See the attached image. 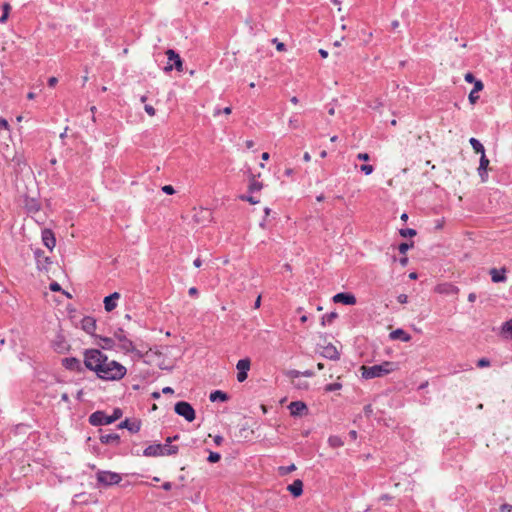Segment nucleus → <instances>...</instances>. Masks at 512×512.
<instances>
[{"label": "nucleus", "mask_w": 512, "mask_h": 512, "mask_svg": "<svg viewBox=\"0 0 512 512\" xmlns=\"http://www.w3.org/2000/svg\"><path fill=\"white\" fill-rule=\"evenodd\" d=\"M273 42H274V43H277V45H276V49H277L278 51H284V50H285V44H284V43H282V42H278L277 38L273 39Z\"/></svg>", "instance_id": "nucleus-46"}, {"label": "nucleus", "mask_w": 512, "mask_h": 512, "mask_svg": "<svg viewBox=\"0 0 512 512\" xmlns=\"http://www.w3.org/2000/svg\"><path fill=\"white\" fill-rule=\"evenodd\" d=\"M288 409L292 416H302L307 413L308 407L302 401H293L289 404Z\"/></svg>", "instance_id": "nucleus-11"}, {"label": "nucleus", "mask_w": 512, "mask_h": 512, "mask_svg": "<svg viewBox=\"0 0 512 512\" xmlns=\"http://www.w3.org/2000/svg\"><path fill=\"white\" fill-rule=\"evenodd\" d=\"M269 157H270V155H269L268 152H264L261 155V158H262L263 161H267L269 159Z\"/></svg>", "instance_id": "nucleus-62"}, {"label": "nucleus", "mask_w": 512, "mask_h": 512, "mask_svg": "<svg viewBox=\"0 0 512 512\" xmlns=\"http://www.w3.org/2000/svg\"><path fill=\"white\" fill-rule=\"evenodd\" d=\"M303 159L305 162H309L311 160V156L308 152L304 153Z\"/></svg>", "instance_id": "nucleus-63"}, {"label": "nucleus", "mask_w": 512, "mask_h": 512, "mask_svg": "<svg viewBox=\"0 0 512 512\" xmlns=\"http://www.w3.org/2000/svg\"><path fill=\"white\" fill-rule=\"evenodd\" d=\"M398 369V364L391 361H384L381 364L373 366H362L361 372L364 379L383 377Z\"/></svg>", "instance_id": "nucleus-2"}, {"label": "nucleus", "mask_w": 512, "mask_h": 512, "mask_svg": "<svg viewBox=\"0 0 512 512\" xmlns=\"http://www.w3.org/2000/svg\"><path fill=\"white\" fill-rule=\"evenodd\" d=\"M82 328L87 333H93L96 328V322L92 317H84L82 319Z\"/></svg>", "instance_id": "nucleus-23"}, {"label": "nucleus", "mask_w": 512, "mask_h": 512, "mask_svg": "<svg viewBox=\"0 0 512 512\" xmlns=\"http://www.w3.org/2000/svg\"><path fill=\"white\" fill-rule=\"evenodd\" d=\"M328 443L333 448L341 447L344 444L339 436H330L328 439Z\"/></svg>", "instance_id": "nucleus-28"}, {"label": "nucleus", "mask_w": 512, "mask_h": 512, "mask_svg": "<svg viewBox=\"0 0 512 512\" xmlns=\"http://www.w3.org/2000/svg\"><path fill=\"white\" fill-rule=\"evenodd\" d=\"M103 342H104L106 348H111L115 344V338H114V336L106 337V338H103Z\"/></svg>", "instance_id": "nucleus-38"}, {"label": "nucleus", "mask_w": 512, "mask_h": 512, "mask_svg": "<svg viewBox=\"0 0 512 512\" xmlns=\"http://www.w3.org/2000/svg\"><path fill=\"white\" fill-rule=\"evenodd\" d=\"M411 247H413V242H411L410 244L401 243L398 247L399 253L404 255Z\"/></svg>", "instance_id": "nucleus-36"}, {"label": "nucleus", "mask_w": 512, "mask_h": 512, "mask_svg": "<svg viewBox=\"0 0 512 512\" xmlns=\"http://www.w3.org/2000/svg\"><path fill=\"white\" fill-rule=\"evenodd\" d=\"M333 301L345 305H354L356 304V297L351 293L341 292L333 296Z\"/></svg>", "instance_id": "nucleus-12"}, {"label": "nucleus", "mask_w": 512, "mask_h": 512, "mask_svg": "<svg viewBox=\"0 0 512 512\" xmlns=\"http://www.w3.org/2000/svg\"><path fill=\"white\" fill-rule=\"evenodd\" d=\"M469 143L476 153H485L484 146L476 138H470Z\"/></svg>", "instance_id": "nucleus-27"}, {"label": "nucleus", "mask_w": 512, "mask_h": 512, "mask_svg": "<svg viewBox=\"0 0 512 512\" xmlns=\"http://www.w3.org/2000/svg\"><path fill=\"white\" fill-rule=\"evenodd\" d=\"M144 110L149 116H154L156 114V111L152 105L146 104L144 106Z\"/></svg>", "instance_id": "nucleus-40"}, {"label": "nucleus", "mask_w": 512, "mask_h": 512, "mask_svg": "<svg viewBox=\"0 0 512 512\" xmlns=\"http://www.w3.org/2000/svg\"><path fill=\"white\" fill-rule=\"evenodd\" d=\"M262 189V184L255 180L254 177L251 178L250 184H249V191L255 192L260 191Z\"/></svg>", "instance_id": "nucleus-32"}, {"label": "nucleus", "mask_w": 512, "mask_h": 512, "mask_svg": "<svg viewBox=\"0 0 512 512\" xmlns=\"http://www.w3.org/2000/svg\"><path fill=\"white\" fill-rule=\"evenodd\" d=\"M361 172H363L365 175H370L374 171V167L370 164H363L360 166Z\"/></svg>", "instance_id": "nucleus-35"}, {"label": "nucleus", "mask_w": 512, "mask_h": 512, "mask_svg": "<svg viewBox=\"0 0 512 512\" xmlns=\"http://www.w3.org/2000/svg\"><path fill=\"white\" fill-rule=\"evenodd\" d=\"M193 264H194V266H195L196 268H199V267L202 265V261H201V259H200V258H196V259L194 260Z\"/></svg>", "instance_id": "nucleus-58"}, {"label": "nucleus", "mask_w": 512, "mask_h": 512, "mask_svg": "<svg viewBox=\"0 0 512 512\" xmlns=\"http://www.w3.org/2000/svg\"><path fill=\"white\" fill-rule=\"evenodd\" d=\"M301 375L305 376V377H313L314 372L312 370H306V371L301 372Z\"/></svg>", "instance_id": "nucleus-53"}, {"label": "nucleus", "mask_w": 512, "mask_h": 512, "mask_svg": "<svg viewBox=\"0 0 512 512\" xmlns=\"http://www.w3.org/2000/svg\"><path fill=\"white\" fill-rule=\"evenodd\" d=\"M162 392H163L164 394H171V393H173V392H174V390H173L171 387H164V388H163V390H162Z\"/></svg>", "instance_id": "nucleus-57"}, {"label": "nucleus", "mask_w": 512, "mask_h": 512, "mask_svg": "<svg viewBox=\"0 0 512 512\" xmlns=\"http://www.w3.org/2000/svg\"><path fill=\"white\" fill-rule=\"evenodd\" d=\"M0 128L1 129H8L9 128V124H8L6 119L0 118Z\"/></svg>", "instance_id": "nucleus-48"}, {"label": "nucleus", "mask_w": 512, "mask_h": 512, "mask_svg": "<svg viewBox=\"0 0 512 512\" xmlns=\"http://www.w3.org/2000/svg\"><path fill=\"white\" fill-rule=\"evenodd\" d=\"M209 399L211 402H215L218 400L225 402L228 400V395L221 390H215L210 394Z\"/></svg>", "instance_id": "nucleus-25"}, {"label": "nucleus", "mask_w": 512, "mask_h": 512, "mask_svg": "<svg viewBox=\"0 0 512 512\" xmlns=\"http://www.w3.org/2000/svg\"><path fill=\"white\" fill-rule=\"evenodd\" d=\"M489 165V160L488 158L485 156V153L481 154V158H480V163H479V174L481 177H483V173H486V170H487V167Z\"/></svg>", "instance_id": "nucleus-26"}, {"label": "nucleus", "mask_w": 512, "mask_h": 512, "mask_svg": "<svg viewBox=\"0 0 512 512\" xmlns=\"http://www.w3.org/2000/svg\"><path fill=\"white\" fill-rule=\"evenodd\" d=\"M489 273L491 275V280L494 283L505 282L507 280L505 268H501V269L492 268Z\"/></svg>", "instance_id": "nucleus-17"}, {"label": "nucleus", "mask_w": 512, "mask_h": 512, "mask_svg": "<svg viewBox=\"0 0 512 512\" xmlns=\"http://www.w3.org/2000/svg\"><path fill=\"white\" fill-rule=\"evenodd\" d=\"M114 338L118 342V348L124 354L132 353L134 354L135 357L141 359L147 353V351L144 352L141 349H138L136 345L133 343V341L126 336V333L122 328H118L114 331Z\"/></svg>", "instance_id": "nucleus-3"}, {"label": "nucleus", "mask_w": 512, "mask_h": 512, "mask_svg": "<svg viewBox=\"0 0 512 512\" xmlns=\"http://www.w3.org/2000/svg\"><path fill=\"white\" fill-rule=\"evenodd\" d=\"M85 367L96 373L104 381H119L125 377L127 369L116 360H111L99 349H86L83 353Z\"/></svg>", "instance_id": "nucleus-1"}, {"label": "nucleus", "mask_w": 512, "mask_h": 512, "mask_svg": "<svg viewBox=\"0 0 512 512\" xmlns=\"http://www.w3.org/2000/svg\"><path fill=\"white\" fill-rule=\"evenodd\" d=\"M162 191L168 195H172L175 193V189L171 185H165L162 187Z\"/></svg>", "instance_id": "nucleus-41"}, {"label": "nucleus", "mask_w": 512, "mask_h": 512, "mask_svg": "<svg viewBox=\"0 0 512 512\" xmlns=\"http://www.w3.org/2000/svg\"><path fill=\"white\" fill-rule=\"evenodd\" d=\"M337 313L336 312H330V313H327L325 314L323 317H322V325H326V324H331L334 319L337 318Z\"/></svg>", "instance_id": "nucleus-29"}, {"label": "nucleus", "mask_w": 512, "mask_h": 512, "mask_svg": "<svg viewBox=\"0 0 512 512\" xmlns=\"http://www.w3.org/2000/svg\"><path fill=\"white\" fill-rule=\"evenodd\" d=\"M57 82H58V79L56 77H50L48 80V85L50 87H54Z\"/></svg>", "instance_id": "nucleus-51"}, {"label": "nucleus", "mask_w": 512, "mask_h": 512, "mask_svg": "<svg viewBox=\"0 0 512 512\" xmlns=\"http://www.w3.org/2000/svg\"><path fill=\"white\" fill-rule=\"evenodd\" d=\"M223 441V437L220 436V435H217L214 437V442L217 444V445H220Z\"/></svg>", "instance_id": "nucleus-55"}, {"label": "nucleus", "mask_w": 512, "mask_h": 512, "mask_svg": "<svg viewBox=\"0 0 512 512\" xmlns=\"http://www.w3.org/2000/svg\"><path fill=\"white\" fill-rule=\"evenodd\" d=\"M435 290L439 294H456L459 291L458 287L450 283L439 284Z\"/></svg>", "instance_id": "nucleus-19"}, {"label": "nucleus", "mask_w": 512, "mask_h": 512, "mask_svg": "<svg viewBox=\"0 0 512 512\" xmlns=\"http://www.w3.org/2000/svg\"><path fill=\"white\" fill-rule=\"evenodd\" d=\"M464 79L466 82L468 83H474L475 84V81H477L474 77V75L470 72L466 73L465 76H464Z\"/></svg>", "instance_id": "nucleus-42"}, {"label": "nucleus", "mask_w": 512, "mask_h": 512, "mask_svg": "<svg viewBox=\"0 0 512 512\" xmlns=\"http://www.w3.org/2000/svg\"><path fill=\"white\" fill-rule=\"evenodd\" d=\"M294 170L292 168H286L284 174L288 177L292 176Z\"/></svg>", "instance_id": "nucleus-59"}, {"label": "nucleus", "mask_w": 512, "mask_h": 512, "mask_svg": "<svg viewBox=\"0 0 512 512\" xmlns=\"http://www.w3.org/2000/svg\"><path fill=\"white\" fill-rule=\"evenodd\" d=\"M166 55L168 57L169 62H171V61L173 62V64L168 63L167 66H165L164 70L166 72H169L174 68L178 72L183 71V62L178 53H176L173 49H168L166 51Z\"/></svg>", "instance_id": "nucleus-8"}, {"label": "nucleus", "mask_w": 512, "mask_h": 512, "mask_svg": "<svg viewBox=\"0 0 512 512\" xmlns=\"http://www.w3.org/2000/svg\"><path fill=\"white\" fill-rule=\"evenodd\" d=\"M118 428H120V429L126 428L131 433H137V432H139V430L141 428V421L140 420H130V419L126 418L124 421H122L118 425Z\"/></svg>", "instance_id": "nucleus-13"}, {"label": "nucleus", "mask_w": 512, "mask_h": 512, "mask_svg": "<svg viewBox=\"0 0 512 512\" xmlns=\"http://www.w3.org/2000/svg\"><path fill=\"white\" fill-rule=\"evenodd\" d=\"M288 375H289V377H291V378H298V377L302 376V375H301V372H300V371H297V370H291V371H289Z\"/></svg>", "instance_id": "nucleus-47"}, {"label": "nucleus", "mask_w": 512, "mask_h": 512, "mask_svg": "<svg viewBox=\"0 0 512 512\" xmlns=\"http://www.w3.org/2000/svg\"><path fill=\"white\" fill-rule=\"evenodd\" d=\"M400 235L402 237H413L416 235V230L412 228H405L400 230Z\"/></svg>", "instance_id": "nucleus-34"}, {"label": "nucleus", "mask_w": 512, "mask_h": 512, "mask_svg": "<svg viewBox=\"0 0 512 512\" xmlns=\"http://www.w3.org/2000/svg\"><path fill=\"white\" fill-rule=\"evenodd\" d=\"M162 488L164 490H166V491H169V490L172 489V483L171 482H165V483H163Z\"/></svg>", "instance_id": "nucleus-54"}, {"label": "nucleus", "mask_w": 512, "mask_h": 512, "mask_svg": "<svg viewBox=\"0 0 512 512\" xmlns=\"http://www.w3.org/2000/svg\"><path fill=\"white\" fill-rule=\"evenodd\" d=\"M476 300V294L475 293H470L468 295V301L469 302H474Z\"/></svg>", "instance_id": "nucleus-61"}, {"label": "nucleus", "mask_w": 512, "mask_h": 512, "mask_svg": "<svg viewBox=\"0 0 512 512\" xmlns=\"http://www.w3.org/2000/svg\"><path fill=\"white\" fill-rule=\"evenodd\" d=\"M477 366L479 368L488 367V366H490V361L487 358H481V359L478 360Z\"/></svg>", "instance_id": "nucleus-39"}, {"label": "nucleus", "mask_w": 512, "mask_h": 512, "mask_svg": "<svg viewBox=\"0 0 512 512\" xmlns=\"http://www.w3.org/2000/svg\"><path fill=\"white\" fill-rule=\"evenodd\" d=\"M295 470H296L295 464H291L289 466H280L278 468V472H279V474L281 476H285V475H287V474H289V473H291V472H293Z\"/></svg>", "instance_id": "nucleus-30"}, {"label": "nucleus", "mask_w": 512, "mask_h": 512, "mask_svg": "<svg viewBox=\"0 0 512 512\" xmlns=\"http://www.w3.org/2000/svg\"><path fill=\"white\" fill-rule=\"evenodd\" d=\"M500 512H512V505H510V504L501 505Z\"/></svg>", "instance_id": "nucleus-45"}, {"label": "nucleus", "mask_w": 512, "mask_h": 512, "mask_svg": "<svg viewBox=\"0 0 512 512\" xmlns=\"http://www.w3.org/2000/svg\"><path fill=\"white\" fill-rule=\"evenodd\" d=\"M122 414L120 408H115L112 415H107L104 411H96L89 416V423L93 426L109 425L120 419Z\"/></svg>", "instance_id": "nucleus-4"}, {"label": "nucleus", "mask_w": 512, "mask_h": 512, "mask_svg": "<svg viewBox=\"0 0 512 512\" xmlns=\"http://www.w3.org/2000/svg\"><path fill=\"white\" fill-rule=\"evenodd\" d=\"M42 241H43V244L49 249V250H53V248L55 247L56 245V239H55V235L54 233L52 232V230L50 229H44L42 230Z\"/></svg>", "instance_id": "nucleus-14"}, {"label": "nucleus", "mask_w": 512, "mask_h": 512, "mask_svg": "<svg viewBox=\"0 0 512 512\" xmlns=\"http://www.w3.org/2000/svg\"><path fill=\"white\" fill-rule=\"evenodd\" d=\"M98 485L108 487L120 483L122 477L120 474L111 471H98L96 474Z\"/></svg>", "instance_id": "nucleus-6"}, {"label": "nucleus", "mask_w": 512, "mask_h": 512, "mask_svg": "<svg viewBox=\"0 0 512 512\" xmlns=\"http://www.w3.org/2000/svg\"><path fill=\"white\" fill-rule=\"evenodd\" d=\"M177 452L178 446H171L167 448V445L152 444L144 449L143 455L146 457H157L162 455H174Z\"/></svg>", "instance_id": "nucleus-5"}, {"label": "nucleus", "mask_w": 512, "mask_h": 512, "mask_svg": "<svg viewBox=\"0 0 512 512\" xmlns=\"http://www.w3.org/2000/svg\"><path fill=\"white\" fill-rule=\"evenodd\" d=\"M250 366H251V361L249 358L240 359L237 362V364H236V368L238 370L237 380L239 382H244L247 379Z\"/></svg>", "instance_id": "nucleus-9"}, {"label": "nucleus", "mask_w": 512, "mask_h": 512, "mask_svg": "<svg viewBox=\"0 0 512 512\" xmlns=\"http://www.w3.org/2000/svg\"><path fill=\"white\" fill-rule=\"evenodd\" d=\"M357 159L361 160V161H368V160H370V156L368 153H359L357 155Z\"/></svg>", "instance_id": "nucleus-44"}, {"label": "nucleus", "mask_w": 512, "mask_h": 512, "mask_svg": "<svg viewBox=\"0 0 512 512\" xmlns=\"http://www.w3.org/2000/svg\"><path fill=\"white\" fill-rule=\"evenodd\" d=\"M389 338L391 340H401L403 342H409L411 340V335L408 334L403 329L398 328V329L393 330L392 332H390Z\"/></svg>", "instance_id": "nucleus-18"}, {"label": "nucleus", "mask_w": 512, "mask_h": 512, "mask_svg": "<svg viewBox=\"0 0 512 512\" xmlns=\"http://www.w3.org/2000/svg\"><path fill=\"white\" fill-rule=\"evenodd\" d=\"M221 459V455L217 452H210L209 456H208V461L210 463H216L218 462L219 460Z\"/></svg>", "instance_id": "nucleus-37"}, {"label": "nucleus", "mask_w": 512, "mask_h": 512, "mask_svg": "<svg viewBox=\"0 0 512 512\" xmlns=\"http://www.w3.org/2000/svg\"><path fill=\"white\" fill-rule=\"evenodd\" d=\"M62 366L73 372H82L83 367L81 361L76 357H66L62 359Z\"/></svg>", "instance_id": "nucleus-10"}, {"label": "nucleus", "mask_w": 512, "mask_h": 512, "mask_svg": "<svg viewBox=\"0 0 512 512\" xmlns=\"http://www.w3.org/2000/svg\"><path fill=\"white\" fill-rule=\"evenodd\" d=\"M120 299V293L114 292L104 298V308L107 312L113 311L117 306V300Z\"/></svg>", "instance_id": "nucleus-15"}, {"label": "nucleus", "mask_w": 512, "mask_h": 512, "mask_svg": "<svg viewBox=\"0 0 512 512\" xmlns=\"http://www.w3.org/2000/svg\"><path fill=\"white\" fill-rule=\"evenodd\" d=\"M287 490L294 496L299 497L303 493V482L300 479H296L292 484L288 485Z\"/></svg>", "instance_id": "nucleus-21"}, {"label": "nucleus", "mask_w": 512, "mask_h": 512, "mask_svg": "<svg viewBox=\"0 0 512 512\" xmlns=\"http://www.w3.org/2000/svg\"><path fill=\"white\" fill-rule=\"evenodd\" d=\"M483 88H484V85H483L482 81H475V85L468 96V99L471 104H475L477 102V100L479 99V96L477 95V93L479 91L483 90Z\"/></svg>", "instance_id": "nucleus-22"}, {"label": "nucleus", "mask_w": 512, "mask_h": 512, "mask_svg": "<svg viewBox=\"0 0 512 512\" xmlns=\"http://www.w3.org/2000/svg\"><path fill=\"white\" fill-rule=\"evenodd\" d=\"M174 410L179 416L184 417V419L188 422H192L195 419V410L188 402H177L175 404Z\"/></svg>", "instance_id": "nucleus-7"}, {"label": "nucleus", "mask_w": 512, "mask_h": 512, "mask_svg": "<svg viewBox=\"0 0 512 512\" xmlns=\"http://www.w3.org/2000/svg\"><path fill=\"white\" fill-rule=\"evenodd\" d=\"M50 289L52 291H60L61 287H60L59 283L53 282L50 284Z\"/></svg>", "instance_id": "nucleus-50"}, {"label": "nucleus", "mask_w": 512, "mask_h": 512, "mask_svg": "<svg viewBox=\"0 0 512 512\" xmlns=\"http://www.w3.org/2000/svg\"><path fill=\"white\" fill-rule=\"evenodd\" d=\"M322 356L330 360H338L340 354L334 345L328 344L323 347Z\"/></svg>", "instance_id": "nucleus-16"}, {"label": "nucleus", "mask_w": 512, "mask_h": 512, "mask_svg": "<svg viewBox=\"0 0 512 512\" xmlns=\"http://www.w3.org/2000/svg\"><path fill=\"white\" fill-rule=\"evenodd\" d=\"M319 54L322 58H327L328 57V52L324 49H320L319 50Z\"/></svg>", "instance_id": "nucleus-60"}, {"label": "nucleus", "mask_w": 512, "mask_h": 512, "mask_svg": "<svg viewBox=\"0 0 512 512\" xmlns=\"http://www.w3.org/2000/svg\"><path fill=\"white\" fill-rule=\"evenodd\" d=\"M2 9H3V14L0 17V23H4L8 19L11 6L9 3H4L2 6Z\"/></svg>", "instance_id": "nucleus-31"}, {"label": "nucleus", "mask_w": 512, "mask_h": 512, "mask_svg": "<svg viewBox=\"0 0 512 512\" xmlns=\"http://www.w3.org/2000/svg\"><path fill=\"white\" fill-rule=\"evenodd\" d=\"M231 112H232L231 107H225V108L222 110V113H224V114H226V115L231 114Z\"/></svg>", "instance_id": "nucleus-64"}, {"label": "nucleus", "mask_w": 512, "mask_h": 512, "mask_svg": "<svg viewBox=\"0 0 512 512\" xmlns=\"http://www.w3.org/2000/svg\"><path fill=\"white\" fill-rule=\"evenodd\" d=\"M188 293L190 296H197L198 295V290L196 287H191L189 290H188Z\"/></svg>", "instance_id": "nucleus-52"}, {"label": "nucleus", "mask_w": 512, "mask_h": 512, "mask_svg": "<svg viewBox=\"0 0 512 512\" xmlns=\"http://www.w3.org/2000/svg\"><path fill=\"white\" fill-rule=\"evenodd\" d=\"M260 305H261V296L259 295V296L257 297V299L255 300L254 308H255V309H258V308L260 307Z\"/></svg>", "instance_id": "nucleus-56"}, {"label": "nucleus", "mask_w": 512, "mask_h": 512, "mask_svg": "<svg viewBox=\"0 0 512 512\" xmlns=\"http://www.w3.org/2000/svg\"><path fill=\"white\" fill-rule=\"evenodd\" d=\"M342 388V384L340 382L327 384L324 388L326 392H333L336 390H340Z\"/></svg>", "instance_id": "nucleus-33"}, {"label": "nucleus", "mask_w": 512, "mask_h": 512, "mask_svg": "<svg viewBox=\"0 0 512 512\" xmlns=\"http://www.w3.org/2000/svg\"><path fill=\"white\" fill-rule=\"evenodd\" d=\"M241 199L244 200V201H248L251 204H256V203L259 202V200L254 198L253 196H241Z\"/></svg>", "instance_id": "nucleus-43"}, {"label": "nucleus", "mask_w": 512, "mask_h": 512, "mask_svg": "<svg viewBox=\"0 0 512 512\" xmlns=\"http://www.w3.org/2000/svg\"><path fill=\"white\" fill-rule=\"evenodd\" d=\"M501 335L506 339H512V318L501 326Z\"/></svg>", "instance_id": "nucleus-24"}, {"label": "nucleus", "mask_w": 512, "mask_h": 512, "mask_svg": "<svg viewBox=\"0 0 512 512\" xmlns=\"http://www.w3.org/2000/svg\"><path fill=\"white\" fill-rule=\"evenodd\" d=\"M397 299H398V302H399V303L404 304V303H406V302H407L408 297H407V295H406V294H400V295L397 297Z\"/></svg>", "instance_id": "nucleus-49"}, {"label": "nucleus", "mask_w": 512, "mask_h": 512, "mask_svg": "<svg viewBox=\"0 0 512 512\" xmlns=\"http://www.w3.org/2000/svg\"><path fill=\"white\" fill-rule=\"evenodd\" d=\"M99 440L102 444H112L117 446L120 443V436L116 433L101 434Z\"/></svg>", "instance_id": "nucleus-20"}]
</instances>
